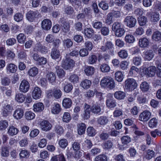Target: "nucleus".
<instances>
[{
    "label": "nucleus",
    "instance_id": "1",
    "mask_svg": "<svg viewBox=\"0 0 161 161\" xmlns=\"http://www.w3.org/2000/svg\"><path fill=\"white\" fill-rule=\"evenodd\" d=\"M100 85L102 87L112 89L115 87L114 81L113 79L109 76L103 77L100 81Z\"/></svg>",
    "mask_w": 161,
    "mask_h": 161
},
{
    "label": "nucleus",
    "instance_id": "2",
    "mask_svg": "<svg viewBox=\"0 0 161 161\" xmlns=\"http://www.w3.org/2000/svg\"><path fill=\"white\" fill-rule=\"evenodd\" d=\"M75 62L70 58H67L65 56V59L62 60V66L65 69H72L75 66Z\"/></svg>",
    "mask_w": 161,
    "mask_h": 161
},
{
    "label": "nucleus",
    "instance_id": "3",
    "mask_svg": "<svg viewBox=\"0 0 161 161\" xmlns=\"http://www.w3.org/2000/svg\"><path fill=\"white\" fill-rule=\"evenodd\" d=\"M47 97L51 98L53 97L55 99L60 98L62 96V93L61 91L59 89L56 88L48 90L47 92Z\"/></svg>",
    "mask_w": 161,
    "mask_h": 161
},
{
    "label": "nucleus",
    "instance_id": "4",
    "mask_svg": "<svg viewBox=\"0 0 161 161\" xmlns=\"http://www.w3.org/2000/svg\"><path fill=\"white\" fill-rule=\"evenodd\" d=\"M124 22L127 27L132 28L136 25V18L132 16H127L125 18Z\"/></svg>",
    "mask_w": 161,
    "mask_h": 161
},
{
    "label": "nucleus",
    "instance_id": "5",
    "mask_svg": "<svg viewBox=\"0 0 161 161\" xmlns=\"http://www.w3.org/2000/svg\"><path fill=\"white\" fill-rule=\"evenodd\" d=\"M126 88L129 91L133 90L136 88L137 83L136 80L133 78H128L125 81Z\"/></svg>",
    "mask_w": 161,
    "mask_h": 161
},
{
    "label": "nucleus",
    "instance_id": "6",
    "mask_svg": "<svg viewBox=\"0 0 161 161\" xmlns=\"http://www.w3.org/2000/svg\"><path fill=\"white\" fill-rule=\"evenodd\" d=\"M59 23L63 32L66 33L70 30V25L69 23L64 18L60 19Z\"/></svg>",
    "mask_w": 161,
    "mask_h": 161
},
{
    "label": "nucleus",
    "instance_id": "7",
    "mask_svg": "<svg viewBox=\"0 0 161 161\" xmlns=\"http://www.w3.org/2000/svg\"><path fill=\"white\" fill-rule=\"evenodd\" d=\"M40 126L42 130L46 132L50 130L52 127L51 124L46 120L42 121L40 123Z\"/></svg>",
    "mask_w": 161,
    "mask_h": 161
},
{
    "label": "nucleus",
    "instance_id": "8",
    "mask_svg": "<svg viewBox=\"0 0 161 161\" xmlns=\"http://www.w3.org/2000/svg\"><path fill=\"white\" fill-rule=\"evenodd\" d=\"M29 87L30 84L28 82L25 80H23L20 84L19 90L21 92H26L28 91Z\"/></svg>",
    "mask_w": 161,
    "mask_h": 161
},
{
    "label": "nucleus",
    "instance_id": "9",
    "mask_svg": "<svg viewBox=\"0 0 161 161\" xmlns=\"http://www.w3.org/2000/svg\"><path fill=\"white\" fill-rule=\"evenodd\" d=\"M13 110V106L10 104H7L3 107L2 110V114L4 117H7L11 114Z\"/></svg>",
    "mask_w": 161,
    "mask_h": 161
},
{
    "label": "nucleus",
    "instance_id": "10",
    "mask_svg": "<svg viewBox=\"0 0 161 161\" xmlns=\"http://www.w3.org/2000/svg\"><path fill=\"white\" fill-rule=\"evenodd\" d=\"M151 113L149 111L145 110L140 113L139 119L142 121H147L150 118Z\"/></svg>",
    "mask_w": 161,
    "mask_h": 161
},
{
    "label": "nucleus",
    "instance_id": "11",
    "mask_svg": "<svg viewBox=\"0 0 161 161\" xmlns=\"http://www.w3.org/2000/svg\"><path fill=\"white\" fill-rule=\"evenodd\" d=\"M33 50L35 51H39L42 54H46L48 52V49L47 47L43 46L40 43H37L36 44Z\"/></svg>",
    "mask_w": 161,
    "mask_h": 161
},
{
    "label": "nucleus",
    "instance_id": "12",
    "mask_svg": "<svg viewBox=\"0 0 161 161\" xmlns=\"http://www.w3.org/2000/svg\"><path fill=\"white\" fill-rule=\"evenodd\" d=\"M42 27L44 30L48 31L50 30L52 26V22L48 19H44L42 22Z\"/></svg>",
    "mask_w": 161,
    "mask_h": 161
},
{
    "label": "nucleus",
    "instance_id": "13",
    "mask_svg": "<svg viewBox=\"0 0 161 161\" xmlns=\"http://www.w3.org/2000/svg\"><path fill=\"white\" fill-rule=\"evenodd\" d=\"M37 14V11H30L26 14V18L30 21L32 22L35 20Z\"/></svg>",
    "mask_w": 161,
    "mask_h": 161
},
{
    "label": "nucleus",
    "instance_id": "14",
    "mask_svg": "<svg viewBox=\"0 0 161 161\" xmlns=\"http://www.w3.org/2000/svg\"><path fill=\"white\" fill-rule=\"evenodd\" d=\"M41 95L42 91L38 87H35L32 92V97L35 99H37L41 97Z\"/></svg>",
    "mask_w": 161,
    "mask_h": 161
},
{
    "label": "nucleus",
    "instance_id": "15",
    "mask_svg": "<svg viewBox=\"0 0 161 161\" xmlns=\"http://www.w3.org/2000/svg\"><path fill=\"white\" fill-rule=\"evenodd\" d=\"M106 104L107 107L109 108H113L116 106L115 101L112 96H108L107 97L106 100Z\"/></svg>",
    "mask_w": 161,
    "mask_h": 161
},
{
    "label": "nucleus",
    "instance_id": "16",
    "mask_svg": "<svg viewBox=\"0 0 161 161\" xmlns=\"http://www.w3.org/2000/svg\"><path fill=\"white\" fill-rule=\"evenodd\" d=\"M61 110V106L57 103H54L51 108L52 113L55 114H58Z\"/></svg>",
    "mask_w": 161,
    "mask_h": 161
},
{
    "label": "nucleus",
    "instance_id": "17",
    "mask_svg": "<svg viewBox=\"0 0 161 161\" xmlns=\"http://www.w3.org/2000/svg\"><path fill=\"white\" fill-rule=\"evenodd\" d=\"M24 115V111L21 108H17L14 112L13 116L17 119H21Z\"/></svg>",
    "mask_w": 161,
    "mask_h": 161
},
{
    "label": "nucleus",
    "instance_id": "18",
    "mask_svg": "<svg viewBox=\"0 0 161 161\" xmlns=\"http://www.w3.org/2000/svg\"><path fill=\"white\" fill-rule=\"evenodd\" d=\"M149 41L147 38L143 37L139 39V45L142 48L147 47L149 45Z\"/></svg>",
    "mask_w": 161,
    "mask_h": 161
},
{
    "label": "nucleus",
    "instance_id": "19",
    "mask_svg": "<svg viewBox=\"0 0 161 161\" xmlns=\"http://www.w3.org/2000/svg\"><path fill=\"white\" fill-rule=\"evenodd\" d=\"M18 132V129L13 125L10 126L8 129L7 133L10 136H13L15 135Z\"/></svg>",
    "mask_w": 161,
    "mask_h": 161
},
{
    "label": "nucleus",
    "instance_id": "20",
    "mask_svg": "<svg viewBox=\"0 0 161 161\" xmlns=\"http://www.w3.org/2000/svg\"><path fill=\"white\" fill-rule=\"evenodd\" d=\"M72 104V101L71 99L68 97H65L63 100L62 105L65 108H70Z\"/></svg>",
    "mask_w": 161,
    "mask_h": 161
},
{
    "label": "nucleus",
    "instance_id": "21",
    "mask_svg": "<svg viewBox=\"0 0 161 161\" xmlns=\"http://www.w3.org/2000/svg\"><path fill=\"white\" fill-rule=\"evenodd\" d=\"M78 132L79 135H81L85 132L86 126L85 124L82 123H79L77 125Z\"/></svg>",
    "mask_w": 161,
    "mask_h": 161
},
{
    "label": "nucleus",
    "instance_id": "22",
    "mask_svg": "<svg viewBox=\"0 0 161 161\" xmlns=\"http://www.w3.org/2000/svg\"><path fill=\"white\" fill-rule=\"evenodd\" d=\"M44 109V106L43 103L39 102L33 105V110L35 112H40Z\"/></svg>",
    "mask_w": 161,
    "mask_h": 161
},
{
    "label": "nucleus",
    "instance_id": "23",
    "mask_svg": "<svg viewBox=\"0 0 161 161\" xmlns=\"http://www.w3.org/2000/svg\"><path fill=\"white\" fill-rule=\"evenodd\" d=\"M87 37L91 38L93 35L94 31L92 28H86L82 32Z\"/></svg>",
    "mask_w": 161,
    "mask_h": 161
},
{
    "label": "nucleus",
    "instance_id": "24",
    "mask_svg": "<svg viewBox=\"0 0 161 161\" xmlns=\"http://www.w3.org/2000/svg\"><path fill=\"white\" fill-rule=\"evenodd\" d=\"M90 110L92 113L97 114H100L101 109L99 105L94 104L91 106Z\"/></svg>",
    "mask_w": 161,
    "mask_h": 161
},
{
    "label": "nucleus",
    "instance_id": "25",
    "mask_svg": "<svg viewBox=\"0 0 161 161\" xmlns=\"http://www.w3.org/2000/svg\"><path fill=\"white\" fill-rule=\"evenodd\" d=\"M60 52L56 48H52L51 53V56L54 59H57L60 57Z\"/></svg>",
    "mask_w": 161,
    "mask_h": 161
},
{
    "label": "nucleus",
    "instance_id": "26",
    "mask_svg": "<svg viewBox=\"0 0 161 161\" xmlns=\"http://www.w3.org/2000/svg\"><path fill=\"white\" fill-rule=\"evenodd\" d=\"M17 69V67L13 64H9L6 67L7 71L8 73L15 72Z\"/></svg>",
    "mask_w": 161,
    "mask_h": 161
},
{
    "label": "nucleus",
    "instance_id": "27",
    "mask_svg": "<svg viewBox=\"0 0 161 161\" xmlns=\"http://www.w3.org/2000/svg\"><path fill=\"white\" fill-rule=\"evenodd\" d=\"M25 96L22 93H18L16 94L15 99L19 103H23L25 99Z\"/></svg>",
    "mask_w": 161,
    "mask_h": 161
},
{
    "label": "nucleus",
    "instance_id": "28",
    "mask_svg": "<svg viewBox=\"0 0 161 161\" xmlns=\"http://www.w3.org/2000/svg\"><path fill=\"white\" fill-rule=\"evenodd\" d=\"M55 69L57 75L59 78H63L64 77L65 72L63 69L60 68L59 66H56Z\"/></svg>",
    "mask_w": 161,
    "mask_h": 161
},
{
    "label": "nucleus",
    "instance_id": "29",
    "mask_svg": "<svg viewBox=\"0 0 161 161\" xmlns=\"http://www.w3.org/2000/svg\"><path fill=\"white\" fill-rule=\"evenodd\" d=\"M51 161H66V160L64 154L61 153L53 157Z\"/></svg>",
    "mask_w": 161,
    "mask_h": 161
},
{
    "label": "nucleus",
    "instance_id": "30",
    "mask_svg": "<svg viewBox=\"0 0 161 161\" xmlns=\"http://www.w3.org/2000/svg\"><path fill=\"white\" fill-rule=\"evenodd\" d=\"M114 97L119 100L123 99L125 97V93L124 92L121 91H118L114 93Z\"/></svg>",
    "mask_w": 161,
    "mask_h": 161
},
{
    "label": "nucleus",
    "instance_id": "31",
    "mask_svg": "<svg viewBox=\"0 0 161 161\" xmlns=\"http://www.w3.org/2000/svg\"><path fill=\"white\" fill-rule=\"evenodd\" d=\"M97 60V57L94 54H92L89 56L87 61L88 64H93L96 63Z\"/></svg>",
    "mask_w": 161,
    "mask_h": 161
},
{
    "label": "nucleus",
    "instance_id": "32",
    "mask_svg": "<svg viewBox=\"0 0 161 161\" xmlns=\"http://www.w3.org/2000/svg\"><path fill=\"white\" fill-rule=\"evenodd\" d=\"M1 155L2 156L4 157H7L9 155V148L7 146H3L1 147Z\"/></svg>",
    "mask_w": 161,
    "mask_h": 161
},
{
    "label": "nucleus",
    "instance_id": "33",
    "mask_svg": "<svg viewBox=\"0 0 161 161\" xmlns=\"http://www.w3.org/2000/svg\"><path fill=\"white\" fill-rule=\"evenodd\" d=\"M92 84L91 81L87 79H86L82 80L80 83V86L83 88L85 89L89 88Z\"/></svg>",
    "mask_w": 161,
    "mask_h": 161
},
{
    "label": "nucleus",
    "instance_id": "34",
    "mask_svg": "<svg viewBox=\"0 0 161 161\" xmlns=\"http://www.w3.org/2000/svg\"><path fill=\"white\" fill-rule=\"evenodd\" d=\"M85 73L87 76L92 75L95 72L94 68L92 66L86 67L84 70Z\"/></svg>",
    "mask_w": 161,
    "mask_h": 161
},
{
    "label": "nucleus",
    "instance_id": "35",
    "mask_svg": "<svg viewBox=\"0 0 161 161\" xmlns=\"http://www.w3.org/2000/svg\"><path fill=\"white\" fill-rule=\"evenodd\" d=\"M38 72V70L36 67H33L29 69L28 71V74L29 76L34 77L35 76Z\"/></svg>",
    "mask_w": 161,
    "mask_h": 161
},
{
    "label": "nucleus",
    "instance_id": "36",
    "mask_svg": "<svg viewBox=\"0 0 161 161\" xmlns=\"http://www.w3.org/2000/svg\"><path fill=\"white\" fill-rule=\"evenodd\" d=\"M113 146V143L110 140H108L104 142L102 147L105 150H108L111 148Z\"/></svg>",
    "mask_w": 161,
    "mask_h": 161
},
{
    "label": "nucleus",
    "instance_id": "37",
    "mask_svg": "<svg viewBox=\"0 0 161 161\" xmlns=\"http://www.w3.org/2000/svg\"><path fill=\"white\" fill-rule=\"evenodd\" d=\"M92 25L95 29L99 30L102 28L103 24L102 22L96 20L92 23Z\"/></svg>",
    "mask_w": 161,
    "mask_h": 161
},
{
    "label": "nucleus",
    "instance_id": "38",
    "mask_svg": "<svg viewBox=\"0 0 161 161\" xmlns=\"http://www.w3.org/2000/svg\"><path fill=\"white\" fill-rule=\"evenodd\" d=\"M108 119L105 116H101L97 119L98 123L101 125H106L108 122Z\"/></svg>",
    "mask_w": 161,
    "mask_h": 161
},
{
    "label": "nucleus",
    "instance_id": "39",
    "mask_svg": "<svg viewBox=\"0 0 161 161\" xmlns=\"http://www.w3.org/2000/svg\"><path fill=\"white\" fill-rule=\"evenodd\" d=\"M8 125V122L5 120H1L0 121V130H4L6 129Z\"/></svg>",
    "mask_w": 161,
    "mask_h": 161
},
{
    "label": "nucleus",
    "instance_id": "40",
    "mask_svg": "<svg viewBox=\"0 0 161 161\" xmlns=\"http://www.w3.org/2000/svg\"><path fill=\"white\" fill-rule=\"evenodd\" d=\"M54 130L55 132L57 134L59 135H61L62 134L64 131V130L63 127L58 125H57L55 126Z\"/></svg>",
    "mask_w": 161,
    "mask_h": 161
},
{
    "label": "nucleus",
    "instance_id": "41",
    "mask_svg": "<svg viewBox=\"0 0 161 161\" xmlns=\"http://www.w3.org/2000/svg\"><path fill=\"white\" fill-rule=\"evenodd\" d=\"M125 41L127 43H131L134 42L135 40L134 37L132 35H126L125 38Z\"/></svg>",
    "mask_w": 161,
    "mask_h": 161
},
{
    "label": "nucleus",
    "instance_id": "42",
    "mask_svg": "<svg viewBox=\"0 0 161 161\" xmlns=\"http://www.w3.org/2000/svg\"><path fill=\"white\" fill-rule=\"evenodd\" d=\"M115 78L116 80L118 82H121L123 80V76L122 72L119 71L115 73Z\"/></svg>",
    "mask_w": 161,
    "mask_h": 161
},
{
    "label": "nucleus",
    "instance_id": "43",
    "mask_svg": "<svg viewBox=\"0 0 161 161\" xmlns=\"http://www.w3.org/2000/svg\"><path fill=\"white\" fill-rule=\"evenodd\" d=\"M58 144L61 148H65L68 145V142L66 139L63 138L59 141Z\"/></svg>",
    "mask_w": 161,
    "mask_h": 161
},
{
    "label": "nucleus",
    "instance_id": "44",
    "mask_svg": "<svg viewBox=\"0 0 161 161\" xmlns=\"http://www.w3.org/2000/svg\"><path fill=\"white\" fill-rule=\"evenodd\" d=\"M71 119V116L69 113L65 112L64 113L62 118L63 121L64 122H69Z\"/></svg>",
    "mask_w": 161,
    "mask_h": 161
},
{
    "label": "nucleus",
    "instance_id": "45",
    "mask_svg": "<svg viewBox=\"0 0 161 161\" xmlns=\"http://www.w3.org/2000/svg\"><path fill=\"white\" fill-rule=\"evenodd\" d=\"M147 22V18L144 16H141L138 18V22L140 26L145 25Z\"/></svg>",
    "mask_w": 161,
    "mask_h": 161
},
{
    "label": "nucleus",
    "instance_id": "46",
    "mask_svg": "<svg viewBox=\"0 0 161 161\" xmlns=\"http://www.w3.org/2000/svg\"><path fill=\"white\" fill-rule=\"evenodd\" d=\"M149 86V84L146 82L144 81L141 83L140 88L142 91L145 92L148 90Z\"/></svg>",
    "mask_w": 161,
    "mask_h": 161
},
{
    "label": "nucleus",
    "instance_id": "47",
    "mask_svg": "<svg viewBox=\"0 0 161 161\" xmlns=\"http://www.w3.org/2000/svg\"><path fill=\"white\" fill-rule=\"evenodd\" d=\"M69 80L72 83H76L79 81V77L76 74H73L71 75L69 78Z\"/></svg>",
    "mask_w": 161,
    "mask_h": 161
},
{
    "label": "nucleus",
    "instance_id": "48",
    "mask_svg": "<svg viewBox=\"0 0 161 161\" xmlns=\"http://www.w3.org/2000/svg\"><path fill=\"white\" fill-rule=\"evenodd\" d=\"M94 161H108L107 157L104 154H100L95 157Z\"/></svg>",
    "mask_w": 161,
    "mask_h": 161
},
{
    "label": "nucleus",
    "instance_id": "49",
    "mask_svg": "<svg viewBox=\"0 0 161 161\" xmlns=\"http://www.w3.org/2000/svg\"><path fill=\"white\" fill-rule=\"evenodd\" d=\"M17 39L18 42L23 43L25 41L26 36L23 33H20L17 36Z\"/></svg>",
    "mask_w": 161,
    "mask_h": 161
},
{
    "label": "nucleus",
    "instance_id": "50",
    "mask_svg": "<svg viewBox=\"0 0 161 161\" xmlns=\"http://www.w3.org/2000/svg\"><path fill=\"white\" fill-rule=\"evenodd\" d=\"M35 114L32 112L27 111L25 114V118L27 120H31L35 117Z\"/></svg>",
    "mask_w": 161,
    "mask_h": 161
},
{
    "label": "nucleus",
    "instance_id": "51",
    "mask_svg": "<svg viewBox=\"0 0 161 161\" xmlns=\"http://www.w3.org/2000/svg\"><path fill=\"white\" fill-rule=\"evenodd\" d=\"M153 39L156 41L161 40V33L157 31L153 32L152 36Z\"/></svg>",
    "mask_w": 161,
    "mask_h": 161
},
{
    "label": "nucleus",
    "instance_id": "52",
    "mask_svg": "<svg viewBox=\"0 0 161 161\" xmlns=\"http://www.w3.org/2000/svg\"><path fill=\"white\" fill-rule=\"evenodd\" d=\"M123 27L120 23L116 22H115L113 25L112 26V29L114 32Z\"/></svg>",
    "mask_w": 161,
    "mask_h": 161
},
{
    "label": "nucleus",
    "instance_id": "53",
    "mask_svg": "<svg viewBox=\"0 0 161 161\" xmlns=\"http://www.w3.org/2000/svg\"><path fill=\"white\" fill-rule=\"evenodd\" d=\"M68 1L75 7V9L80 6H81V2L80 0H68Z\"/></svg>",
    "mask_w": 161,
    "mask_h": 161
},
{
    "label": "nucleus",
    "instance_id": "54",
    "mask_svg": "<svg viewBox=\"0 0 161 161\" xmlns=\"http://www.w3.org/2000/svg\"><path fill=\"white\" fill-rule=\"evenodd\" d=\"M121 141L123 145H127L131 141L130 138V137L127 136H124L121 138Z\"/></svg>",
    "mask_w": 161,
    "mask_h": 161
},
{
    "label": "nucleus",
    "instance_id": "55",
    "mask_svg": "<svg viewBox=\"0 0 161 161\" xmlns=\"http://www.w3.org/2000/svg\"><path fill=\"white\" fill-rule=\"evenodd\" d=\"M11 80L8 77H4L1 79V84L3 86H8Z\"/></svg>",
    "mask_w": 161,
    "mask_h": 161
},
{
    "label": "nucleus",
    "instance_id": "56",
    "mask_svg": "<svg viewBox=\"0 0 161 161\" xmlns=\"http://www.w3.org/2000/svg\"><path fill=\"white\" fill-rule=\"evenodd\" d=\"M114 32L115 36L117 37H121L124 34L125 30L123 27L114 31Z\"/></svg>",
    "mask_w": 161,
    "mask_h": 161
},
{
    "label": "nucleus",
    "instance_id": "57",
    "mask_svg": "<svg viewBox=\"0 0 161 161\" xmlns=\"http://www.w3.org/2000/svg\"><path fill=\"white\" fill-rule=\"evenodd\" d=\"M14 20L18 22L22 21L23 19V15L21 13H18L14 14Z\"/></svg>",
    "mask_w": 161,
    "mask_h": 161
},
{
    "label": "nucleus",
    "instance_id": "58",
    "mask_svg": "<svg viewBox=\"0 0 161 161\" xmlns=\"http://www.w3.org/2000/svg\"><path fill=\"white\" fill-rule=\"evenodd\" d=\"M48 80L51 83L54 82L56 80V76L53 72H50L47 75Z\"/></svg>",
    "mask_w": 161,
    "mask_h": 161
},
{
    "label": "nucleus",
    "instance_id": "59",
    "mask_svg": "<svg viewBox=\"0 0 161 161\" xmlns=\"http://www.w3.org/2000/svg\"><path fill=\"white\" fill-rule=\"evenodd\" d=\"M19 155L20 158H27L29 156V152L26 150L21 149Z\"/></svg>",
    "mask_w": 161,
    "mask_h": 161
},
{
    "label": "nucleus",
    "instance_id": "60",
    "mask_svg": "<svg viewBox=\"0 0 161 161\" xmlns=\"http://www.w3.org/2000/svg\"><path fill=\"white\" fill-rule=\"evenodd\" d=\"M87 132L89 136H93L96 134L95 130L92 127H88L87 129Z\"/></svg>",
    "mask_w": 161,
    "mask_h": 161
},
{
    "label": "nucleus",
    "instance_id": "61",
    "mask_svg": "<svg viewBox=\"0 0 161 161\" xmlns=\"http://www.w3.org/2000/svg\"><path fill=\"white\" fill-rule=\"evenodd\" d=\"M73 88L72 85L71 84L68 83L64 86V90L65 92L69 93L72 90Z\"/></svg>",
    "mask_w": 161,
    "mask_h": 161
},
{
    "label": "nucleus",
    "instance_id": "62",
    "mask_svg": "<svg viewBox=\"0 0 161 161\" xmlns=\"http://www.w3.org/2000/svg\"><path fill=\"white\" fill-rule=\"evenodd\" d=\"M64 12L67 14H72L74 12V10L70 6H66L64 8Z\"/></svg>",
    "mask_w": 161,
    "mask_h": 161
},
{
    "label": "nucleus",
    "instance_id": "63",
    "mask_svg": "<svg viewBox=\"0 0 161 161\" xmlns=\"http://www.w3.org/2000/svg\"><path fill=\"white\" fill-rule=\"evenodd\" d=\"M41 12L42 13H47L51 11V8L47 6L46 5H43L41 9Z\"/></svg>",
    "mask_w": 161,
    "mask_h": 161
},
{
    "label": "nucleus",
    "instance_id": "64",
    "mask_svg": "<svg viewBox=\"0 0 161 161\" xmlns=\"http://www.w3.org/2000/svg\"><path fill=\"white\" fill-rule=\"evenodd\" d=\"M28 139L26 137H25L20 140L19 142L20 146L21 147H24L26 146L28 144Z\"/></svg>",
    "mask_w": 161,
    "mask_h": 161
}]
</instances>
